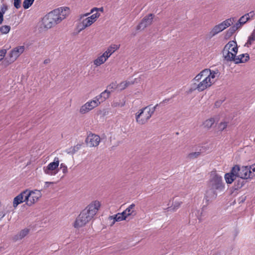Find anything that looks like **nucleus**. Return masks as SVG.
Here are the masks:
<instances>
[{"label": "nucleus", "instance_id": "f257e3e1", "mask_svg": "<svg viewBox=\"0 0 255 255\" xmlns=\"http://www.w3.org/2000/svg\"><path fill=\"white\" fill-rule=\"evenodd\" d=\"M255 176V164L252 166L240 167L235 165L229 173H226L225 179L228 184H231L237 178L252 179Z\"/></svg>", "mask_w": 255, "mask_h": 255}, {"label": "nucleus", "instance_id": "f03ea898", "mask_svg": "<svg viewBox=\"0 0 255 255\" xmlns=\"http://www.w3.org/2000/svg\"><path fill=\"white\" fill-rule=\"evenodd\" d=\"M69 14V8L67 7H62L54 9L43 17V27L46 29L51 28L64 19Z\"/></svg>", "mask_w": 255, "mask_h": 255}, {"label": "nucleus", "instance_id": "7ed1b4c3", "mask_svg": "<svg viewBox=\"0 0 255 255\" xmlns=\"http://www.w3.org/2000/svg\"><path fill=\"white\" fill-rule=\"evenodd\" d=\"M100 11H103V7H94L90 12L80 15V22L78 26L79 31H82L93 24L100 16Z\"/></svg>", "mask_w": 255, "mask_h": 255}, {"label": "nucleus", "instance_id": "20e7f679", "mask_svg": "<svg viewBox=\"0 0 255 255\" xmlns=\"http://www.w3.org/2000/svg\"><path fill=\"white\" fill-rule=\"evenodd\" d=\"M205 73L206 71H202L192 80L190 89L191 91L197 90L198 92H202L212 85L210 78L204 76V74H206Z\"/></svg>", "mask_w": 255, "mask_h": 255}, {"label": "nucleus", "instance_id": "39448f33", "mask_svg": "<svg viewBox=\"0 0 255 255\" xmlns=\"http://www.w3.org/2000/svg\"><path fill=\"white\" fill-rule=\"evenodd\" d=\"M157 106V105L152 108L147 106L139 110L135 115L136 122L140 125L146 124L154 113Z\"/></svg>", "mask_w": 255, "mask_h": 255}, {"label": "nucleus", "instance_id": "423d86ee", "mask_svg": "<svg viewBox=\"0 0 255 255\" xmlns=\"http://www.w3.org/2000/svg\"><path fill=\"white\" fill-rule=\"evenodd\" d=\"M209 187L208 191L213 193V198H216L218 193L223 192L225 189V183L222 176L215 174L210 181Z\"/></svg>", "mask_w": 255, "mask_h": 255}, {"label": "nucleus", "instance_id": "0eeeda50", "mask_svg": "<svg viewBox=\"0 0 255 255\" xmlns=\"http://www.w3.org/2000/svg\"><path fill=\"white\" fill-rule=\"evenodd\" d=\"M238 48L236 41H230L225 45L222 54L224 60L227 61H233L238 53Z\"/></svg>", "mask_w": 255, "mask_h": 255}, {"label": "nucleus", "instance_id": "6e6552de", "mask_svg": "<svg viewBox=\"0 0 255 255\" xmlns=\"http://www.w3.org/2000/svg\"><path fill=\"white\" fill-rule=\"evenodd\" d=\"M94 216L86 208L84 209L76 218L74 227L76 228H79L85 226L88 223Z\"/></svg>", "mask_w": 255, "mask_h": 255}, {"label": "nucleus", "instance_id": "1a4fd4ad", "mask_svg": "<svg viewBox=\"0 0 255 255\" xmlns=\"http://www.w3.org/2000/svg\"><path fill=\"white\" fill-rule=\"evenodd\" d=\"M26 191L27 192L26 198H28L27 206H31L34 204L42 197L41 190L26 189Z\"/></svg>", "mask_w": 255, "mask_h": 255}, {"label": "nucleus", "instance_id": "9d476101", "mask_svg": "<svg viewBox=\"0 0 255 255\" xmlns=\"http://www.w3.org/2000/svg\"><path fill=\"white\" fill-rule=\"evenodd\" d=\"M100 103L96 100L94 97L92 100H90L82 105L80 109V113L81 114H85L92 111L95 108L99 106Z\"/></svg>", "mask_w": 255, "mask_h": 255}, {"label": "nucleus", "instance_id": "9b49d317", "mask_svg": "<svg viewBox=\"0 0 255 255\" xmlns=\"http://www.w3.org/2000/svg\"><path fill=\"white\" fill-rule=\"evenodd\" d=\"M24 46H19L12 49L7 55L8 62L11 63L15 61L17 58L24 52Z\"/></svg>", "mask_w": 255, "mask_h": 255}, {"label": "nucleus", "instance_id": "f8f14e48", "mask_svg": "<svg viewBox=\"0 0 255 255\" xmlns=\"http://www.w3.org/2000/svg\"><path fill=\"white\" fill-rule=\"evenodd\" d=\"M85 142L90 147H97L101 142V138L97 134L90 133L86 137Z\"/></svg>", "mask_w": 255, "mask_h": 255}, {"label": "nucleus", "instance_id": "ddd939ff", "mask_svg": "<svg viewBox=\"0 0 255 255\" xmlns=\"http://www.w3.org/2000/svg\"><path fill=\"white\" fill-rule=\"evenodd\" d=\"M58 165L59 160H54L53 162L49 163L47 166L43 167L44 172L45 174L50 175H55L58 171Z\"/></svg>", "mask_w": 255, "mask_h": 255}, {"label": "nucleus", "instance_id": "4468645a", "mask_svg": "<svg viewBox=\"0 0 255 255\" xmlns=\"http://www.w3.org/2000/svg\"><path fill=\"white\" fill-rule=\"evenodd\" d=\"M27 191L26 190L21 192L20 194L17 195L16 197H15L13 199L12 204L13 207L14 208H16L17 206L23 202H25L26 204L27 205V199L26 198V193Z\"/></svg>", "mask_w": 255, "mask_h": 255}, {"label": "nucleus", "instance_id": "2eb2a0df", "mask_svg": "<svg viewBox=\"0 0 255 255\" xmlns=\"http://www.w3.org/2000/svg\"><path fill=\"white\" fill-rule=\"evenodd\" d=\"M153 15L151 13L145 16L137 26V30H143L151 25L153 21Z\"/></svg>", "mask_w": 255, "mask_h": 255}, {"label": "nucleus", "instance_id": "dca6fc26", "mask_svg": "<svg viewBox=\"0 0 255 255\" xmlns=\"http://www.w3.org/2000/svg\"><path fill=\"white\" fill-rule=\"evenodd\" d=\"M203 72L206 71V74H204V76H206L207 77H208L210 79V81L212 83V84H213L214 83V78L217 76V75L218 74V71L217 70H211L210 69H206L203 70H202Z\"/></svg>", "mask_w": 255, "mask_h": 255}, {"label": "nucleus", "instance_id": "f3484780", "mask_svg": "<svg viewBox=\"0 0 255 255\" xmlns=\"http://www.w3.org/2000/svg\"><path fill=\"white\" fill-rule=\"evenodd\" d=\"M249 59L250 56L248 53L242 54L237 57L236 56L233 61H234L236 64H239L246 62Z\"/></svg>", "mask_w": 255, "mask_h": 255}, {"label": "nucleus", "instance_id": "a211bd4d", "mask_svg": "<svg viewBox=\"0 0 255 255\" xmlns=\"http://www.w3.org/2000/svg\"><path fill=\"white\" fill-rule=\"evenodd\" d=\"M100 205V202L96 201L93 204L88 206L86 208L95 216L99 210Z\"/></svg>", "mask_w": 255, "mask_h": 255}, {"label": "nucleus", "instance_id": "6ab92c4d", "mask_svg": "<svg viewBox=\"0 0 255 255\" xmlns=\"http://www.w3.org/2000/svg\"><path fill=\"white\" fill-rule=\"evenodd\" d=\"M110 93H111L110 91L106 90L104 92H102L100 95L96 96L95 98H96V100H98V102H99L100 104L101 103L104 102L109 97Z\"/></svg>", "mask_w": 255, "mask_h": 255}, {"label": "nucleus", "instance_id": "aec40b11", "mask_svg": "<svg viewBox=\"0 0 255 255\" xmlns=\"http://www.w3.org/2000/svg\"><path fill=\"white\" fill-rule=\"evenodd\" d=\"M215 199V198H213V193H211L210 191H208L203 200L204 203H205V205L203 206L202 209L203 210L205 209L207 206L209 205L213 199Z\"/></svg>", "mask_w": 255, "mask_h": 255}, {"label": "nucleus", "instance_id": "412c9836", "mask_svg": "<svg viewBox=\"0 0 255 255\" xmlns=\"http://www.w3.org/2000/svg\"><path fill=\"white\" fill-rule=\"evenodd\" d=\"M29 230L27 229L22 230L18 234L13 237V240L16 242L24 238L29 233Z\"/></svg>", "mask_w": 255, "mask_h": 255}, {"label": "nucleus", "instance_id": "4be33fe9", "mask_svg": "<svg viewBox=\"0 0 255 255\" xmlns=\"http://www.w3.org/2000/svg\"><path fill=\"white\" fill-rule=\"evenodd\" d=\"M234 181V188L236 190L241 189L247 182L246 179L242 178H238V179L236 178Z\"/></svg>", "mask_w": 255, "mask_h": 255}, {"label": "nucleus", "instance_id": "5701e85b", "mask_svg": "<svg viewBox=\"0 0 255 255\" xmlns=\"http://www.w3.org/2000/svg\"><path fill=\"white\" fill-rule=\"evenodd\" d=\"M243 24L240 22L239 21H238L237 23H236L234 25L231 26L228 30V34L230 35H232L237 30L240 29Z\"/></svg>", "mask_w": 255, "mask_h": 255}, {"label": "nucleus", "instance_id": "b1692460", "mask_svg": "<svg viewBox=\"0 0 255 255\" xmlns=\"http://www.w3.org/2000/svg\"><path fill=\"white\" fill-rule=\"evenodd\" d=\"M222 32L218 24L215 25L209 32V36L212 38Z\"/></svg>", "mask_w": 255, "mask_h": 255}, {"label": "nucleus", "instance_id": "393cba45", "mask_svg": "<svg viewBox=\"0 0 255 255\" xmlns=\"http://www.w3.org/2000/svg\"><path fill=\"white\" fill-rule=\"evenodd\" d=\"M120 46L119 44L112 43L107 47L106 50L112 55L115 52L119 49Z\"/></svg>", "mask_w": 255, "mask_h": 255}, {"label": "nucleus", "instance_id": "a878e982", "mask_svg": "<svg viewBox=\"0 0 255 255\" xmlns=\"http://www.w3.org/2000/svg\"><path fill=\"white\" fill-rule=\"evenodd\" d=\"M125 101L124 99H117L115 100L112 103V106L114 108L119 107L121 108L125 106Z\"/></svg>", "mask_w": 255, "mask_h": 255}, {"label": "nucleus", "instance_id": "bb28decb", "mask_svg": "<svg viewBox=\"0 0 255 255\" xmlns=\"http://www.w3.org/2000/svg\"><path fill=\"white\" fill-rule=\"evenodd\" d=\"M255 41V30L252 32L249 36L247 42L245 43V46L249 47Z\"/></svg>", "mask_w": 255, "mask_h": 255}, {"label": "nucleus", "instance_id": "cd10ccee", "mask_svg": "<svg viewBox=\"0 0 255 255\" xmlns=\"http://www.w3.org/2000/svg\"><path fill=\"white\" fill-rule=\"evenodd\" d=\"M215 120L214 118H211L209 119L206 120L203 124L204 128L209 129L215 123Z\"/></svg>", "mask_w": 255, "mask_h": 255}, {"label": "nucleus", "instance_id": "c85d7f7f", "mask_svg": "<svg viewBox=\"0 0 255 255\" xmlns=\"http://www.w3.org/2000/svg\"><path fill=\"white\" fill-rule=\"evenodd\" d=\"M182 204V201H175L173 205L168 207L167 209L168 211L174 212L180 207Z\"/></svg>", "mask_w": 255, "mask_h": 255}, {"label": "nucleus", "instance_id": "c756f323", "mask_svg": "<svg viewBox=\"0 0 255 255\" xmlns=\"http://www.w3.org/2000/svg\"><path fill=\"white\" fill-rule=\"evenodd\" d=\"M235 17H231L224 20L221 23H222L223 25H224V27L226 29L233 23V22L235 21Z\"/></svg>", "mask_w": 255, "mask_h": 255}, {"label": "nucleus", "instance_id": "7c9ffc66", "mask_svg": "<svg viewBox=\"0 0 255 255\" xmlns=\"http://www.w3.org/2000/svg\"><path fill=\"white\" fill-rule=\"evenodd\" d=\"M106 61V60H104V58L101 55L94 60L93 63L94 65L97 67L104 64Z\"/></svg>", "mask_w": 255, "mask_h": 255}, {"label": "nucleus", "instance_id": "2f4dec72", "mask_svg": "<svg viewBox=\"0 0 255 255\" xmlns=\"http://www.w3.org/2000/svg\"><path fill=\"white\" fill-rule=\"evenodd\" d=\"M109 219L110 220H114V221H113L112 225H113L115 223V222H119V221L125 220L124 217H123L122 216V215H121L120 214V213H118L117 214L115 215L114 216H110L109 217Z\"/></svg>", "mask_w": 255, "mask_h": 255}, {"label": "nucleus", "instance_id": "473e14b6", "mask_svg": "<svg viewBox=\"0 0 255 255\" xmlns=\"http://www.w3.org/2000/svg\"><path fill=\"white\" fill-rule=\"evenodd\" d=\"M135 207V204L132 203L130 205L126 210L125 211L128 213V216H134L135 215V212L134 211L133 209Z\"/></svg>", "mask_w": 255, "mask_h": 255}, {"label": "nucleus", "instance_id": "72a5a7b5", "mask_svg": "<svg viewBox=\"0 0 255 255\" xmlns=\"http://www.w3.org/2000/svg\"><path fill=\"white\" fill-rule=\"evenodd\" d=\"M132 83L128 81H124L118 85V88L120 90H123Z\"/></svg>", "mask_w": 255, "mask_h": 255}, {"label": "nucleus", "instance_id": "f704fd0d", "mask_svg": "<svg viewBox=\"0 0 255 255\" xmlns=\"http://www.w3.org/2000/svg\"><path fill=\"white\" fill-rule=\"evenodd\" d=\"M10 30V26L8 25H3L0 27V32L4 34L8 33Z\"/></svg>", "mask_w": 255, "mask_h": 255}, {"label": "nucleus", "instance_id": "c9c22d12", "mask_svg": "<svg viewBox=\"0 0 255 255\" xmlns=\"http://www.w3.org/2000/svg\"><path fill=\"white\" fill-rule=\"evenodd\" d=\"M201 152L200 151L192 152L188 154L187 157L189 159H194L198 158Z\"/></svg>", "mask_w": 255, "mask_h": 255}, {"label": "nucleus", "instance_id": "e433bc0d", "mask_svg": "<svg viewBox=\"0 0 255 255\" xmlns=\"http://www.w3.org/2000/svg\"><path fill=\"white\" fill-rule=\"evenodd\" d=\"M34 0H24L23 7L24 9L28 8L33 3Z\"/></svg>", "mask_w": 255, "mask_h": 255}, {"label": "nucleus", "instance_id": "4c0bfd02", "mask_svg": "<svg viewBox=\"0 0 255 255\" xmlns=\"http://www.w3.org/2000/svg\"><path fill=\"white\" fill-rule=\"evenodd\" d=\"M228 123L226 121L222 122H221L218 126V129L220 131H223L224 129H225L227 126H228Z\"/></svg>", "mask_w": 255, "mask_h": 255}, {"label": "nucleus", "instance_id": "58836bf2", "mask_svg": "<svg viewBox=\"0 0 255 255\" xmlns=\"http://www.w3.org/2000/svg\"><path fill=\"white\" fill-rule=\"evenodd\" d=\"M82 146L81 144H77L76 146H74L73 147H72L68 149V153L73 154L76 151H77Z\"/></svg>", "mask_w": 255, "mask_h": 255}, {"label": "nucleus", "instance_id": "ea45409f", "mask_svg": "<svg viewBox=\"0 0 255 255\" xmlns=\"http://www.w3.org/2000/svg\"><path fill=\"white\" fill-rule=\"evenodd\" d=\"M248 20H249V18L246 16V14L243 15L238 20V21H239L240 22L242 23L243 25L245 24Z\"/></svg>", "mask_w": 255, "mask_h": 255}, {"label": "nucleus", "instance_id": "a19ab883", "mask_svg": "<svg viewBox=\"0 0 255 255\" xmlns=\"http://www.w3.org/2000/svg\"><path fill=\"white\" fill-rule=\"evenodd\" d=\"M103 57L104 58V60L106 61L108 59V58L112 55L109 52H108L107 50H106L102 55Z\"/></svg>", "mask_w": 255, "mask_h": 255}, {"label": "nucleus", "instance_id": "79ce46f5", "mask_svg": "<svg viewBox=\"0 0 255 255\" xmlns=\"http://www.w3.org/2000/svg\"><path fill=\"white\" fill-rule=\"evenodd\" d=\"M103 57L104 58V60L106 61L108 59V58L112 55L109 52H108L107 50H106L102 55Z\"/></svg>", "mask_w": 255, "mask_h": 255}, {"label": "nucleus", "instance_id": "37998d69", "mask_svg": "<svg viewBox=\"0 0 255 255\" xmlns=\"http://www.w3.org/2000/svg\"><path fill=\"white\" fill-rule=\"evenodd\" d=\"M6 53V50L5 49L0 50V61L2 60Z\"/></svg>", "mask_w": 255, "mask_h": 255}, {"label": "nucleus", "instance_id": "c03bdc74", "mask_svg": "<svg viewBox=\"0 0 255 255\" xmlns=\"http://www.w3.org/2000/svg\"><path fill=\"white\" fill-rule=\"evenodd\" d=\"M14 6L16 8H19L20 7L21 0H13Z\"/></svg>", "mask_w": 255, "mask_h": 255}, {"label": "nucleus", "instance_id": "a18cd8bd", "mask_svg": "<svg viewBox=\"0 0 255 255\" xmlns=\"http://www.w3.org/2000/svg\"><path fill=\"white\" fill-rule=\"evenodd\" d=\"M246 16L249 18V19L252 18L255 15V11H251V12L245 14Z\"/></svg>", "mask_w": 255, "mask_h": 255}, {"label": "nucleus", "instance_id": "49530a36", "mask_svg": "<svg viewBox=\"0 0 255 255\" xmlns=\"http://www.w3.org/2000/svg\"><path fill=\"white\" fill-rule=\"evenodd\" d=\"M61 168H62V171L64 173L67 172V167L66 165H64V164H61Z\"/></svg>", "mask_w": 255, "mask_h": 255}, {"label": "nucleus", "instance_id": "de8ad7c7", "mask_svg": "<svg viewBox=\"0 0 255 255\" xmlns=\"http://www.w3.org/2000/svg\"><path fill=\"white\" fill-rule=\"evenodd\" d=\"M110 89H116L118 88V85H117L116 83H113L109 85L108 87Z\"/></svg>", "mask_w": 255, "mask_h": 255}, {"label": "nucleus", "instance_id": "09e8293b", "mask_svg": "<svg viewBox=\"0 0 255 255\" xmlns=\"http://www.w3.org/2000/svg\"><path fill=\"white\" fill-rule=\"evenodd\" d=\"M120 214L122 215L123 217H124V220H126V219L129 216H128V213L125 210L122 213H120Z\"/></svg>", "mask_w": 255, "mask_h": 255}, {"label": "nucleus", "instance_id": "8fccbe9b", "mask_svg": "<svg viewBox=\"0 0 255 255\" xmlns=\"http://www.w3.org/2000/svg\"><path fill=\"white\" fill-rule=\"evenodd\" d=\"M54 183L52 182H45V184L44 186V188L46 189L50 185L53 184Z\"/></svg>", "mask_w": 255, "mask_h": 255}, {"label": "nucleus", "instance_id": "3c124183", "mask_svg": "<svg viewBox=\"0 0 255 255\" xmlns=\"http://www.w3.org/2000/svg\"><path fill=\"white\" fill-rule=\"evenodd\" d=\"M5 215V213L4 211H0V221L4 217Z\"/></svg>", "mask_w": 255, "mask_h": 255}, {"label": "nucleus", "instance_id": "603ef678", "mask_svg": "<svg viewBox=\"0 0 255 255\" xmlns=\"http://www.w3.org/2000/svg\"><path fill=\"white\" fill-rule=\"evenodd\" d=\"M3 13L0 11V24L2 23V21L3 20Z\"/></svg>", "mask_w": 255, "mask_h": 255}, {"label": "nucleus", "instance_id": "864d4df0", "mask_svg": "<svg viewBox=\"0 0 255 255\" xmlns=\"http://www.w3.org/2000/svg\"><path fill=\"white\" fill-rule=\"evenodd\" d=\"M218 25L220 27V28L222 31H223L224 30H225L226 28L224 27V25H223L222 23L221 22L219 24H218Z\"/></svg>", "mask_w": 255, "mask_h": 255}, {"label": "nucleus", "instance_id": "5fc2aeb1", "mask_svg": "<svg viewBox=\"0 0 255 255\" xmlns=\"http://www.w3.org/2000/svg\"><path fill=\"white\" fill-rule=\"evenodd\" d=\"M50 62V60L49 59H45L44 61V63L45 64H47L48 63H49Z\"/></svg>", "mask_w": 255, "mask_h": 255}]
</instances>
